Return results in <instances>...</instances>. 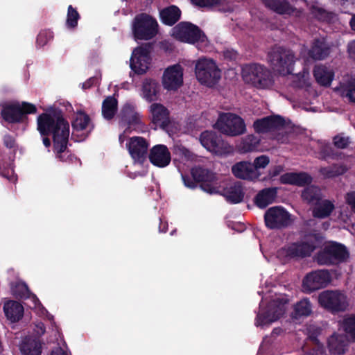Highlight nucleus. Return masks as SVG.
<instances>
[{"label":"nucleus","mask_w":355,"mask_h":355,"mask_svg":"<svg viewBox=\"0 0 355 355\" xmlns=\"http://www.w3.org/2000/svg\"><path fill=\"white\" fill-rule=\"evenodd\" d=\"M37 129L42 136H51L53 150L61 159L67 148L69 137V123L60 111L44 112L37 119Z\"/></svg>","instance_id":"1"},{"label":"nucleus","mask_w":355,"mask_h":355,"mask_svg":"<svg viewBox=\"0 0 355 355\" xmlns=\"http://www.w3.org/2000/svg\"><path fill=\"white\" fill-rule=\"evenodd\" d=\"M242 76L245 82L258 89H266L273 85L272 71L263 64L251 63L244 66Z\"/></svg>","instance_id":"2"},{"label":"nucleus","mask_w":355,"mask_h":355,"mask_svg":"<svg viewBox=\"0 0 355 355\" xmlns=\"http://www.w3.org/2000/svg\"><path fill=\"white\" fill-rule=\"evenodd\" d=\"M322 239L321 234H311L306 241L292 243L282 248L280 252L288 259L307 257L322 243Z\"/></svg>","instance_id":"3"},{"label":"nucleus","mask_w":355,"mask_h":355,"mask_svg":"<svg viewBox=\"0 0 355 355\" xmlns=\"http://www.w3.org/2000/svg\"><path fill=\"white\" fill-rule=\"evenodd\" d=\"M268 60L272 69L279 73H292L295 63V55L291 50L275 46L268 53Z\"/></svg>","instance_id":"4"},{"label":"nucleus","mask_w":355,"mask_h":355,"mask_svg":"<svg viewBox=\"0 0 355 355\" xmlns=\"http://www.w3.org/2000/svg\"><path fill=\"white\" fill-rule=\"evenodd\" d=\"M36 112L37 107L34 104L23 101L21 103L4 104L1 110V116L9 123H19L26 121L28 119V114Z\"/></svg>","instance_id":"5"},{"label":"nucleus","mask_w":355,"mask_h":355,"mask_svg":"<svg viewBox=\"0 0 355 355\" xmlns=\"http://www.w3.org/2000/svg\"><path fill=\"white\" fill-rule=\"evenodd\" d=\"M349 256L345 245L332 241L316 254L315 260L319 265L331 266L345 261Z\"/></svg>","instance_id":"6"},{"label":"nucleus","mask_w":355,"mask_h":355,"mask_svg":"<svg viewBox=\"0 0 355 355\" xmlns=\"http://www.w3.org/2000/svg\"><path fill=\"white\" fill-rule=\"evenodd\" d=\"M158 28V23L154 17L141 13L134 19L132 33L136 40H150L157 35Z\"/></svg>","instance_id":"7"},{"label":"nucleus","mask_w":355,"mask_h":355,"mask_svg":"<svg viewBox=\"0 0 355 355\" xmlns=\"http://www.w3.org/2000/svg\"><path fill=\"white\" fill-rule=\"evenodd\" d=\"M288 302V300L285 297L270 300L266 307L257 315L255 324L263 327L279 320L284 314Z\"/></svg>","instance_id":"8"},{"label":"nucleus","mask_w":355,"mask_h":355,"mask_svg":"<svg viewBox=\"0 0 355 355\" xmlns=\"http://www.w3.org/2000/svg\"><path fill=\"white\" fill-rule=\"evenodd\" d=\"M196 78L209 87L215 86L221 77V71L216 62L211 59L200 58L195 66Z\"/></svg>","instance_id":"9"},{"label":"nucleus","mask_w":355,"mask_h":355,"mask_svg":"<svg viewBox=\"0 0 355 355\" xmlns=\"http://www.w3.org/2000/svg\"><path fill=\"white\" fill-rule=\"evenodd\" d=\"M173 30V35L181 42L191 44H206L208 42L205 33L198 26L191 22H180Z\"/></svg>","instance_id":"10"},{"label":"nucleus","mask_w":355,"mask_h":355,"mask_svg":"<svg viewBox=\"0 0 355 355\" xmlns=\"http://www.w3.org/2000/svg\"><path fill=\"white\" fill-rule=\"evenodd\" d=\"M153 43H144L135 48L131 55L130 67L137 75H143L147 72L151 62L150 53Z\"/></svg>","instance_id":"11"},{"label":"nucleus","mask_w":355,"mask_h":355,"mask_svg":"<svg viewBox=\"0 0 355 355\" xmlns=\"http://www.w3.org/2000/svg\"><path fill=\"white\" fill-rule=\"evenodd\" d=\"M220 132L229 136H238L246 130L244 120L237 114L232 113H222L215 124Z\"/></svg>","instance_id":"12"},{"label":"nucleus","mask_w":355,"mask_h":355,"mask_svg":"<svg viewBox=\"0 0 355 355\" xmlns=\"http://www.w3.org/2000/svg\"><path fill=\"white\" fill-rule=\"evenodd\" d=\"M320 305L331 313L345 311L348 302L347 296L340 291L326 290L318 295Z\"/></svg>","instance_id":"13"},{"label":"nucleus","mask_w":355,"mask_h":355,"mask_svg":"<svg viewBox=\"0 0 355 355\" xmlns=\"http://www.w3.org/2000/svg\"><path fill=\"white\" fill-rule=\"evenodd\" d=\"M264 222L269 230H282L292 223L291 214L281 206L270 207L264 214Z\"/></svg>","instance_id":"14"},{"label":"nucleus","mask_w":355,"mask_h":355,"mask_svg":"<svg viewBox=\"0 0 355 355\" xmlns=\"http://www.w3.org/2000/svg\"><path fill=\"white\" fill-rule=\"evenodd\" d=\"M191 175L204 191L210 194L218 193V179L216 173L211 170L198 166L191 168Z\"/></svg>","instance_id":"15"},{"label":"nucleus","mask_w":355,"mask_h":355,"mask_svg":"<svg viewBox=\"0 0 355 355\" xmlns=\"http://www.w3.org/2000/svg\"><path fill=\"white\" fill-rule=\"evenodd\" d=\"M136 109L135 104L125 103L118 115L119 124L125 126L127 129L141 130L144 128V123L142 122L141 115Z\"/></svg>","instance_id":"16"},{"label":"nucleus","mask_w":355,"mask_h":355,"mask_svg":"<svg viewBox=\"0 0 355 355\" xmlns=\"http://www.w3.org/2000/svg\"><path fill=\"white\" fill-rule=\"evenodd\" d=\"M331 282L328 270H316L309 272L303 279L302 287L306 293H312L327 287Z\"/></svg>","instance_id":"17"},{"label":"nucleus","mask_w":355,"mask_h":355,"mask_svg":"<svg viewBox=\"0 0 355 355\" xmlns=\"http://www.w3.org/2000/svg\"><path fill=\"white\" fill-rule=\"evenodd\" d=\"M200 141L203 147L216 155H223L228 152V144L221 135L212 130H205L200 135Z\"/></svg>","instance_id":"18"},{"label":"nucleus","mask_w":355,"mask_h":355,"mask_svg":"<svg viewBox=\"0 0 355 355\" xmlns=\"http://www.w3.org/2000/svg\"><path fill=\"white\" fill-rule=\"evenodd\" d=\"M286 122L284 119L279 115H270L254 121L253 128L259 134L268 133L283 128Z\"/></svg>","instance_id":"19"},{"label":"nucleus","mask_w":355,"mask_h":355,"mask_svg":"<svg viewBox=\"0 0 355 355\" xmlns=\"http://www.w3.org/2000/svg\"><path fill=\"white\" fill-rule=\"evenodd\" d=\"M162 84L167 90H177L183 84V69L176 64L168 67L164 72Z\"/></svg>","instance_id":"20"},{"label":"nucleus","mask_w":355,"mask_h":355,"mask_svg":"<svg viewBox=\"0 0 355 355\" xmlns=\"http://www.w3.org/2000/svg\"><path fill=\"white\" fill-rule=\"evenodd\" d=\"M149 142L141 137H132L130 138L126 146L131 157L139 162H143L148 155Z\"/></svg>","instance_id":"21"},{"label":"nucleus","mask_w":355,"mask_h":355,"mask_svg":"<svg viewBox=\"0 0 355 355\" xmlns=\"http://www.w3.org/2000/svg\"><path fill=\"white\" fill-rule=\"evenodd\" d=\"M252 164L247 161H241L232 166V174L239 179L250 181H265L266 178H261V173L254 171Z\"/></svg>","instance_id":"22"},{"label":"nucleus","mask_w":355,"mask_h":355,"mask_svg":"<svg viewBox=\"0 0 355 355\" xmlns=\"http://www.w3.org/2000/svg\"><path fill=\"white\" fill-rule=\"evenodd\" d=\"M148 159L150 162L154 166L164 168L170 164L171 156L166 146L157 144L150 150Z\"/></svg>","instance_id":"23"},{"label":"nucleus","mask_w":355,"mask_h":355,"mask_svg":"<svg viewBox=\"0 0 355 355\" xmlns=\"http://www.w3.org/2000/svg\"><path fill=\"white\" fill-rule=\"evenodd\" d=\"M151 122L164 129L170 124V112L162 104L153 103L149 107Z\"/></svg>","instance_id":"24"},{"label":"nucleus","mask_w":355,"mask_h":355,"mask_svg":"<svg viewBox=\"0 0 355 355\" xmlns=\"http://www.w3.org/2000/svg\"><path fill=\"white\" fill-rule=\"evenodd\" d=\"M331 51V45L327 40L319 37L313 40L308 55L314 60H323L330 55Z\"/></svg>","instance_id":"25"},{"label":"nucleus","mask_w":355,"mask_h":355,"mask_svg":"<svg viewBox=\"0 0 355 355\" xmlns=\"http://www.w3.org/2000/svg\"><path fill=\"white\" fill-rule=\"evenodd\" d=\"M279 181L283 184L304 187L311 183L312 178L305 172H289L282 175L280 176Z\"/></svg>","instance_id":"26"},{"label":"nucleus","mask_w":355,"mask_h":355,"mask_svg":"<svg viewBox=\"0 0 355 355\" xmlns=\"http://www.w3.org/2000/svg\"><path fill=\"white\" fill-rule=\"evenodd\" d=\"M313 74L316 82L325 87L331 85L335 76L334 69L324 64L315 65L313 70Z\"/></svg>","instance_id":"27"},{"label":"nucleus","mask_w":355,"mask_h":355,"mask_svg":"<svg viewBox=\"0 0 355 355\" xmlns=\"http://www.w3.org/2000/svg\"><path fill=\"white\" fill-rule=\"evenodd\" d=\"M160 85L156 80L146 78L142 83L141 96L147 102L151 103L158 100Z\"/></svg>","instance_id":"28"},{"label":"nucleus","mask_w":355,"mask_h":355,"mask_svg":"<svg viewBox=\"0 0 355 355\" xmlns=\"http://www.w3.org/2000/svg\"><path fill=\"white\" fill-rule=\"evenodd\" d=\"M277 191V187H268L261 189L254 198V205L260 209L266 208L275 201Z\"/></svg>","instance_id":"29"},{"label":"nucleus","mask_w":355,"mask_h":355,"mask_svg":"<svg viewBox=\"0 0 355 355\" xmlns=\"http://www.w3.org/2000/svg\"><path fill=\"white\" fill-rule=\"evenodd\" d=\"M221 194L228 202L238 204L243 201L245 193L241 183L236 182L230 187L224 188Z\"/></svg>","instance_id":"30"},{"label":"nucleus","mask_w":355,"mask_h":355,"mask_svg":"<svg viewBox=\"0 0 355 355\" xmlns=\"http://www.w3.org/2000/svg\"><path fill=\"white\" fill-rule=\"evenodd\" d=\"M42 349L41 341L31 336L26 337L19 346L21 355H41Z\"/></svg>","instance_id":"31"},{"label":"nucleus","mask_w":355,"mask_h":355,"mask_svg":"<svg viewBox=\"0 0 355 355\" xmlns=\"http://www.w3.org/2000/svg\"><path fill=\"white\" fill-rule=\"evenodd\" d=\"M262 2L266 7L279 15H293L296 10L288 0H262Z\"/></svg>","instance_id":"32"},{"label":"nucleus","mask_w":355,"mask_h":355,"mask_svg":"<svg viewBox=\"0 0 355 355\" xmlns=\"http://www.w3.org/2000/svg\"><path fill=\"white\" fill-rule=\"evenodd\" d=\"M3 311L8 320L15 322L23 317L24 307L17 301L9 300L4 303Z\"/></svg>","instance_id":"33"},{"label":"nucleus","mask_w":355,"mask_h":355,"mask_svg":"<svg viewBox=\"0 0 355 355\" xmlns=\"http://www.w3.org/2000/svg\"><path fill=\"white\" fill-rule=\"evenodd\" d=\"M181 14V10L177 6L171 5L163 8L159 16L164 24L172 26L179 21Z\"/></svg>","instance_id":"34"},{"label":"nucleus","mask_w":355,"mask_h":355,"mask_svg":"<svg viewBox=\"0 0 355 355\" xmlns=\"http://www.w3.org/2000/svg\"><path fill=\"white\" fill-rule=\"evenodd\" d=\"M327 344L333 354H344L346 352L347 342L343 335L334 333L328 338Z\"/></svg>","instance_id":"35"},{"label":"nucleus","mask_w":355,"mask_h":355,"mask_svg":"<svg viewBox=\"0 0 355 355\" xmlns=\"http://www.w3.org/2000/svg\"><path fill=\"white\" fill-rule=\"evenodd\" d=\"M301 197L304 202L314 206L321 201L322 192L319 187L311 185L303 190Z\"/></svg>","instance_id":"36"},{"label":"nucleus","mask_w":355,"mask_h":355,"mask_svg":"<svg viewBox=\"0 0 355 355\" xmlns=\"http://www.w3.org/2000/svg\"><path fill=\"white\" fill-rule=\"evenodd\" d=\"M118 110V101L112 96L106 97L102 103V115L107 121L112 120Z\"/></svg>","instance_id":"37"},{"label":"nucleus","mask_w":355,"mask_h":355,"mask_svg":"<svg viewBox=\"0 0 355 355\" xmlns=\"http://www.w3.org/2000/svg\"><path fill=\"white\" fill-rule=\"evenodd\" d=\"M312 214L313 217L317 218H325L331 215L334 209V205L329 200H322L315 205Z\"/></svg>","instance_id":"38"},{"label":"nucleus","mask_w":355,"mask_h":355,"mask_svg":"<svg viewBox=\"0 0 355 355\" xmlns=\"http://www.w3.org/2000/svg\"><path fill=\"white\" fill-rule=\"evenodd\" d=\"M311 313L312 304L308 298H304L295 304L292 315L293 318L298 320L303 317H308Z\"/></svg>","instance_id":"39"},{"label":"nucleus","mask_w":355,"mask_h":355,"mask_svg":"<svg viewBox=\"0 0 355 355\" xmlns=\"http://www.w3.org/2000/svg\"><path fill=\"white\" fill-rule=\"evenodd\" d=\"M91 123L89 116L84 111H78L74 119L71 121L73 131H82L85 130Z\"/></svg>","instance_id":"40"},{"label":"nucleus","mask_w":355,"mask_h":355,"mask_svg":"<svg viewBox=\"0 0 355 355\" xmlns=\"http://www.w3.org/2000/svg\"><path fill=\"white\" fill-rule=\"evenodd\" d=\"M347 170L345 164H334L329 166L322 167L320 173L327 178H333L345 174Z\"/></svg>","instance_id":"41"},{"label":"nucleus","mask_w":355,"mask_h":355,"mask_svg":"<svg viewBox=\"0 0 355 355\" xmlns=\"http://www.w3.org/2000/svg\"><path fill=\"white\" fill-rule=\"evenodd\" d=\"M260 145V139L253 135H249L243 139L239 146L241 153H245L257 150Z\"/></svg>","instance_id":"42"},{"label":"nucleus","mask_w":355,"mask_h":355,"mask_svg":"<svg viewBox=\"0 0 355 355\" xmlns=\"http://www.w3.org/2000/svg\"><path fill=\"white\" fill-rule=\"evenodd\" d=\"M319 155L323 160H338L343 158V153L336 150L330 144H324L320 146Z\"/></svg>","instance_id":"43"},{"label":"nucleus","mask_w":355,"mask_h":355,"mask_svg":"<svg viewBox=\"0 0 355 355\" xmlns=\"http://www.w3.org/2000/svg\"><path fill=\"white\" fill-rule=\"evenodd\" d=\"M313 15L318 21L330 23L335 17V14L332 12L326 10L325 9L317 6H313L311 9Z\"/></svg>","instance_id":"44"},{"label":"nucleus","mask_w":355,"mask_h":355,"mask_svg":"<svg viewBox=\"0 0 355 355\" xmlns=\"http://www.w3.org/2000/svg\"><path fill=\"white\" fill-rule=\"evenodd\" d=\"M80 18L79 12L76 8L69 5L67 8L66 26L69 28H75L78 26V21Z\"/></svg>","instance_id":"45"},{"label":"nucleus","mask_w":355,"mask_h":355,"mask_svg":"<svg viewBox=\"0 0 355 355\" xmlns=\"http://www.w3.org/2000/svg\"><path fill=\"white\" fill-rule=\"evenodd\" d=\"M343 327L352 342H355V315H352L343 320Z\"/></svg>","instance_id":"46"},{"label":"nucleus","mask_w":355,"mask_h":355,"mask_svg":"<svg viewBox=\"0 0 355 355\" xmlns=\"http://www.w3.org/2000/svg\"><path fill=\"white\" fill-rule=\"evenodd\" d=\"M53 33L49 29L41 30L36 38L37 46H44L53 39Z\"/></svg>","instance_id":"47"},{"label":"nucleus","mask_w":355,"mask_h":355,"mask_svg":"<svg viewBox=\"0 0 355 355\" xmlns=\"http://www.w3.org/2000/svg\"><path fill=\"white\" fill-rule=\"evenodd\" d=\"M342 96L347 97L349 102L355 103V81H349L342 87Z\"/></svg>","instance_id":"48"},{"label":"nucleus","mask_w":355,"mask_h":355,"mask_svg":"<svg viewBox=\"0 0 355 355\" xmlns=\"http://www.w3.org/2000/svg\"><path fill=\"white\" fill-rule=\"evenodd\" d=\"M14 292L15 295L20 298L27 299L32 296L34 300L38 301L36 295L31 293L28 287L25 284L17 285Z\"/></svg>","instance_id":"49"},{"label":"nucleus","mask_w":355,"mask_h":355,"mask_svg":"<svg viewBox=\"0 0 355 355\" xmlns=\"http://www.w3.org/2000/svg\"><path fill=\"white\" fill-rule=\"evenodd\" d=\"M191 1L200 8H212L221 5L223 0H191Z\"/></svg>","instance_id":"50"},{"label":"nucleus","mask_w":355,"mask_h":355,"mask_svg":"<svg viewBox=\"0 0 355 355\" xmlns=\"http://www.w3.org/2000/svg\"><path fill=\"white\" fill-rule=\"evenodd\" d=\"M270 162L269 157L266 155H261L256 157L254 160V162L252 163V166L254 167V171L258 173H261L259 172L260 168H266Z\"/></svg>","instance_id":"51"},{"label":"nucleus","mask_w":355,"mask_h":355,"mask_svg":"<svg viewBox=\"0 0 355 355\" xmlns=\"http://www.w3.org/2000/svg\"><path fill=\"white\" fill-rule=\"evenodd\" d=\"M333 144L337 148L345 149L350 144L349 137H344L340 135H336L333 137Z\"/></svg>","instance_id":"52"},{"label":"nucleus","mask_w":355,"mask_h":355,"mask_svg":"<svg viewBox=\"0 0 355 355\" xmlns=\"http://www.w3.org/2000/svg\"><path fill=\"white\" fill-rule=\"evenodd\" d=\"M2 140L3 145L7 148L12 149L14 153H15L18 147L15 138L10 134H6L3 137Z\"/></svg>","instance_id":"53"},{"label":"nucleus","mask_w":355,"mask_h":355,"mask_svg":"<svg viewBox=\"0 0 355 355\" xmlns=\"http://www.w3.org/2000/svg\"><path fill=\"white\" fill-rule=\"evenodd\" d=\"M307 331L309 338L316 345L319 344L318 337L321 333V329L316 326H310Z\"/></svg>","instance_id":"54"},{"label":"nucleus","mask_w":355,"mask_h":355,"mask_svg":"<svg viewBox=\"0 0 355 355\" xmlns=\"http://www.w3.org/2000/svg\"><path fill=\"white\" fill-rule=\"evenodd\" d=\"M173 153L185 158H189L191 156L190 150L182 144H175L173 146Z\"/></svg>","instance_id":"55"},{"label":"nucleus","mask_w":355,"mask_h":355,"mask_svg":"<svg viewBox=\"0 0 355 355\" xmlns=\"http://www.w3.org/2000/svg\"><path fill=\"white\" fill-rule=\"evenodd\" d=\"M182 179L184 186L187 188L193 189L197 187V182L193 178L187 174H182Z\"/></svg>","instance_id":"56"},{"label":"nucleus","mask_w":355,"mask_h":355,"mask_svg":"<svg viewBox=\"0 0 355 355\" xmlns=\"http://www.w3.org/2000/svg\"><path fill=\"white\" fill-rule=\"evenodd\" d=\"M283 171V167L282 166H275L272 168L268 171V174L267 176H264L267 180H270L280 174V173Z\"/></svg>","instance_id":"57"},{"label":"nucleus","mask_w":355,"mask_h":355,"mask_svg":"<svg viewBox=\"0 0 355 355\" xmlns=\"http://www.w3.org/2000/svg\"><path fill=\"white\" fill-rule=\"evenodd\" d=\"M347 203L351 207L354 212H355V192H349L346 197Z\"/></svg>","instance_id":"58"},{"label":"nucleus","mask_w":355,"mask_h":355,"mask_svg":"<svg viewBox=\"0 0 355 355\" xmlns=\"http://www.w3.org/2000/svg\"><path fill=\"white\" fill-rule=\"evenodd\" d=\"M223 55L226 59L230 60H235L238 57V53L233 49H226L223 52Z\"/></svg>","instance_id":"59"},{"label":"nucleus","mask_w":355,"mask_h":355,"mask_svg":"<svg viewBox=\"0 0 355 355\" xmlns=\"http://www.w3.org/2000/svg\"><path fill=\"white\" fill-rule=\"evenodd\" d=\"M311 355H326V351L323 346L317 345V346L312 349L311 352Z\"/></svg>","instance_id":"60"},{"label":"nucleus","mask_w":355,"mask_h":355,"mask_svg":"<svg viewBox=\"0 0 355 355\" xmlns=\"http://www.w3.org/2000/svg\"><path fill=\"white\" fill-rule=\"evenodd\" d=\"M96 78L95 77H91L87 79L85 82L82 84L83 89L85 90L91 88L95 83Z\"/></svg>","instance_id":"61"},{"label":"nucleus","mask_w":355,"mask_h":355,"mask_svg":"<svg viewBox=\"0 0 355 355\" xmlns=\"http://www.w3.org/2000/svg\"><path fill=\"white\" fill-rule=\"evenodd\" d=\"M51 355H68V354L62 347H57L52 350Z\"/></svg>","instance_id":"62"},{"label":"nucleus","mask_w":355,"mask_h":355,"mask_svg":"<svg viewBox=\"0 0 355 355\" xmlns=\"http://www.w3.org/2000/svg\"><path fill=\"white\" fill-rule=\"evenodd\" d=\"M159 230L160 232H166L168 230V223L166 221H163L161 218H159Z\"/></svg>","instance_id":"63"},{"label":"nucleus","mask_w":355,"mask_h":355,"mask_svg":"<svg viewBox=\"0 0 355 355\" xmlns=\"http://www.w3.org/2000/svg\"><path fill=\"white\" fill-rule=\"evenodd\" d=\"M348 51L349 54L355 58V41L349 44Z\"/></svg>","instance_id":"64"}]
</instances>
